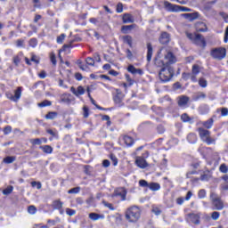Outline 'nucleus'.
<instances>
[{
    "label": "nucleus",
    "instance_id": "a18cd8bd",
    "mask_svg": "<svg viewBox=\"0 0 228 228\" xmlns=\"http://www.w3.org/2000/svg\"><path fill=\"white\" fill-rule=\"evenodd\" d=\"M139 185L142 186V188H149L150 183L145 180H140Z\"/></svg>",
    "mask_w": 228,
    "mask_h": 228
},
{
    "label": "nucleus",
    "instance_id": "4c0bfd02",
    "mask_svg": "<svg viewBox=\"0 0 228 228\" xmlns=\"http://www.w3.org/2000/svg\"><path fill=\"white\" fill-rule=\"evenodd\" d=\"M199 85L201 86V88H206V86H208V80H206L204 77H201L199 79Z\"/></svg>",
    "mask_w": 228,
    "mask_h": 228
},
{
    "label": "nucleus",
    "instance_id": "e433bc0d",
    "mask_svg": "<svg viewBox=\"0 0 228 228\" xmlns=\"http://www.w3.org/2000/svg\"><path fill=\"white\" fill-rule=\"evenodd\" d=\"M29 142L32 145H42V139L40 138L30 139Z\"/></svg>",
    "mask_w": 228,
    "mask_h": 228
},
{
    "label": "nucleus",
    "instance_id": "f704fd0d",
    "mask_svg": "<svg viewBox=\"0 0 228 228\" xmlns=\"http://www.w3.org/2000/svg\"><path fill=\"white\" fill-rule=\"evenodd\" d=\"M53 102H51V101L45 100L44 102L38 103L37 106L39 108H45V106H51Z\"/></svg>",
    "mask_w": 228,
    "mask_h": 228
},
{
    "label": "nucleus",
    "instance_id": "9b49d317",
    "mask_svg": "<svg viewBox=\"0 0 228 228\" xmlns=\"http://www.w3.org/2000/svg\"><path fill=\"white\" fill-rule=\"evenodd\" d=\"M187 218L195 225H199L200 224V214H188Z\"/></svg>",
    "mask_w": 228,
    "mask_h": 228
},
{
    "label": "nucleus",
    "instance_id": "423d86ee",
    "mask_svg": "<svg viewBox=\"0 0 228 228\" xmlns=\"http://www.w3.org/2000/svg\"><path fill=\"white\" fill-rule=\"evenodd\" d=\"M227 55V49L224 47L214 48L210 52L212 58H225Z\"/></svg>",
    "mask_w": 228,
    "mask_h": 228
},
{
    "label": "nucleus",
    "instance_id": "7c9ffc66",
    "mask_svg": "<svg viewBox=\"0 0 228 228\" xmlns=\"http://www.w3.org/2000/svg\"><path fill=\"white\" fill-rule=\"evenodd\" d=\"M16 158L13 157V156H8V157H5L4 159H3V163H5L6 165H10L12 163H13V161H15Z\"/></svg>",
    "mask_w": 228,
    "mask_h": 228
},
{
    "label": "nucleus",
    "instance_id": "79ce46f5",
    "mask_svg": "<svg viewBox=\"0 0 228 228\" xmlns=\"http://www.w3.org/2000/svg\"><path fill=\"white\" fill-rule=\"evenodd\" d=\"M134 28V25H126L122 27L123 33H127V31H131Z\"/></svg>",
    "mask_w": 228,
    "mask_h": 228
},
{
    "label": "nucleus",
    "instance_id": "8fccbe9b",
    "mask_svg": "<svg viewBox=\"0 0 228 228\" xmlns=\"http://www.w3.org/2000/svg\"><path fill=\"white\" fill-rule=\"evenodd\" d=\"M211 218L212 220H218V218H220V213L216 211L213 212L211 214Z\"/></svg>",
    "mask_w": 228,
    "mask_h": 228
},
{
    "label": "nucleus",
    "instance_id": "6e6552de",
    "mask_svg": "<svg viewBox=\"0 0 228 228\" xmlns=\"http://www.w3.org/2000/svg\"><path fill=\"white\" fill-rule=\"evenodd\" d=\"M194 28L197 33H206L208 32V25L204 21H197L194 24Z\"/></svg>",
    "mask_w": 228,
    "mask_h": 228
},
{
    "label": "nucleus",
    "instance_id": "4468645a",
    "mask_svg": "<svg viewBox=\"0 0 228 228\" xmlns=\"http://www.w3.org/2000/svg\"><path fill=\"white\" fill-rule=\"evenodd\" d=\"M127 191L125 188H120L115 191L114 197H121V200H126Z\"/></svg>",
    "mask_w": 228,
    "mask_h": 228
},
{
    "label": "nucleus",
    "instance_id": "603ef678",
    "mask_svg": "<svg viewBox=\"0 0 228 228\" xmlns=\"http://www.w3.org/2000/svg\"><path fill=\"white\" fill-rule=\"evenodd\" d=\"M198 197H199V199H204L206 197V190H204V189L200 190V191L198 193Z\"/></svg>",
    "mask_w": 228,
    "mask_h": 228
},
{
    "label": "nucleus",
    "instance_id": "ddd939ff",
    "mask_svg": "<svg viewBox=\"0 0 228 228\" xmlns=\"http://www.w3.org/2000/svg\"><path fill=\"white\" fill-rule=\"evenodd\" d=\"M135 163L139 168H147L149 167L147 160L143 157H136Z\"/></svg>",
    "mask_w": 228,
    "mask_h": 228
},
{
    "label": "nucleus",
    "instance_id": "0e129e2a",
    "mask_svg": "<svg viewBox=\"0 0 228 228\" xmlns=\"http://www.w3.org/2000/svg\"><path fill=\"white\" fill-rule=\"evenodd\" d=\"M152 213H154L158 216L161 215V210L159 208H153Z\"/></svg>",
    "mask_w": 228,
    "mask_h": 228
},
{
    "label": "nucleus",
    "instance_id": "864d4df0",
    "mask_svg": "<svg viewBox=\"0 0 228 228\" xmlns=\"http://www.w3.org/2000/svg\"><path fill=\"white\" fill-rule=\"evenodd\" d=\"M66 213L69 216H74V215H76V210L71 208H67Z\"/></svg>",
    "mask_w": 228,
    "mask_h": 228
},
{
    "label": "nucleus",
    "instance_id": "473e14b6",
    "mask_svg": "<svg viewBox=\"0 0 228 228\" xmlns=\"http://www.w3.org/2000/svg\"><path fill=\"white\" fill-rule=\"evenodd\" d=\"M25 61L27 65H31V63H36V65H38V63H40V61L36 58H30V59L25 58Z\"/></svg>",
    "mask_w": 228,
    "mask_h": 228
},
{
    "label": "nucleus",
    "instance_id": "ea45409f",
    "mask_svg": "<svg viewBox=\"0 0 228 228\" xmlns=\"http://www.w3.org/2000/svg\"><path fill=\"white\" fill-rule=\"evenodd\" d=\"M28 213L29 215H36L37 214V207L31 205L28 208Z\"/></svg>",
    "mask_w": 228,
    "mask_h": 228
},
{
    "label": "nucleus",
    "instance_id": "c03bdc74",
    "mask_svg": "<svg viewBox=\"0 0 228 228\" xmlns=\"http://www.w3.org/2000/svg\"><path fill=\"white\" fill-rule=\"evenodd\" d=\"M220 172H222V174H227L228 172V167L225 164H222L219 167Z\"/></svg>",
    "mask_w": 228,
    "mask_h": 228
},
{
    "label": "nucleus",
    "instance_id": "bf43d9fd",
    "mask_svg": "<svg viewBox=\"0 0 228 228\" xmlns=\"http://www.w3.org/2000/svg\"><path fill=\"white\" fill-rule=\"evenodd\" d=\"M200 181H209V174H203L200 175Z\"/></svg>",
    "mask_w": 228,
    "mask_h": 228
},
{
    "label": "nucleus",
    "instance_id": "49530a36",
    "mask_svg": "<svg viewBox=\"0 0 228 228\" xmlns=\"http://www.w3.org/2000/svg\"><path fill=\"white\" fill-rule=\"evenodd\" d=\"M28 44L30 47H36L37 45H38V41H37V39L35 38H32L29 40Z\"/></svg>",
    "mask_w": 228,
    "mask_h": 228
},
{
    "label": "nucleus",
    "instance_id": "de8ad7c7",
    "mask_svg": "<svg viewBox=\"0 0 228 228\" xmlns=\"http://www.w3.org/2000/svg\"><path fill=\"white\" fill-rule=\"evenodd\" d=\"M110 159H111L114 167H117V165H118V159H117V157L115 155L111 154Z\"/></svg>",
    "mask_w": 228,
    "mask_h": 228
},
{
    "label": "nucleus",
    "instance_id": "6e6d98bb",
    "mask_svg": "<svg viewBox=\"0 0 228 228\" xmlns=\"http://www.w3.org/2000/svg\"><path fill=\"white\" fill-rule=\"evenodd\" d=\"M228 115V109L224 107L221 109V117H227Z\"/></svg>",
    "mask_w": 228,
    "mask_h": 228
},
{
    "label": "nucleus",
    "instance_id": "c85d7f7f",
    "mask_svg": "<svg viewBox=\"0 0 228 228\" xmlns=\"http://www.w3.org/2000/svg\"><path fill=\"white\" fill-rule=\"evenodd\" d=\"M53 209H61V208H63V202L60 200H56L53 202Z\"/></svg>",
    "mask_w": 228,
    "mask_h": 228
},
{
    "label": "nucleus",
    "instance_id": "5fc2aeb1",
    "mask_svg": "<svg viewBox=\"0 0 228 228\" xmlns=\"http://www.w3.org/2000/svg\"><path fill=\"white\" fill-rule=\"evenodd\" d=\"M46 133H48V134H51V136H58V132L56 130L48 129L46 130Z\"/></svg>",
    "mask_w": 228,
    "mask_h": 228
},
{
    "label": "nucleus",
    "instance_id": "774afa93",
    "mask_svg": "<svg viewBox=\"0 0 228 228\" xmlns=\"http://www.w3.org/2000/svg\"><path fill=\"white\" fill-rule=\"evenodd\" d=\"M221 190L223 191H227L228 190V184L227 183H222L221 186H220Z\"/></svg>",
    "mask_w": 228,
    "mask_h": 228
},
{
    "label": "nucleus",
    "instance_id": "bb28decb",
    "mask_svg": "<svg viewBox=\"0 0 228 228\" xmlns=\"http://www.w3.org/2000/svg\"><path fill=\"white\" fill-rule=\"evenodd\" d=\"M161 51H165V58H175V55H174V52L170 48L165 49L162 48Z\"/></svg>",
    "mask_w": 228,
    "mask_h": 228
},
{
    "label": "nucleus",
    "instance_id": "6ab92c4d",
    "mask_svg": "<svg viewBox=\"0 0 228 228\" xmlns=\"http://www.w3.org/2000/svg\"><path fill=\"white\" fill-rule=\"evenodd\" d=\"M116 94L117 95L114 96V102H116V104H120L122 99H124V94H122V91L119 89H116Z\"/></svg>",
    "mask_w": 228,
    "mask_h": 228
},
{
    "label": "nucleus",
    "instance_id": "680f3d73",
    "mask_svg": "<svg viewBox=\"0 0 228 228\" xmlns=\"http://www.w3.org/2000/svg\"><path fill=\"white\" fill-rule=\"evenodd\" d=\"M219 15L224 19V22L228 23V14L225 12H220Z\"/></svg>",
    "mask_w": 228,
    "mask_h": 228
},
{
    "label": "nucleus",
    "instance_id": "f3484780",
    "mask_svg": "<svg viewBox=\"0 0 228 228\" xmlns=\"http://www.w3.org/2000/svg\"><path fill=\"white\" fill-rule=\"evenodd\" d=\"M188 102H190L188 96L182 95L178 97V106H180V108H184Z\"/></svg>",
    "mask_w": 228,
    "mask_h": 228
},
{
    "label": "nucleus",
    "instance_id": "13d9d810",
    "mask_svg": "<svg viewBox=\"0 0 228 228\" xmlns=\"http://www.w3.org/2000/svg\"><path fill=\"white\" fill-rule=\"evenodd\" d=\"M126 79L127 83H129L130 86L134 85V80L131 78L129 75H126Z\"/></svg>",
    "mask_w": 228,
    "mask_h": 228
},
{
    "label": "nucleus",
    "instance_id": "f8f14e48",
    "mask_svg": "<svg viewBox=\"0 0 228 228\" xmlns=\"http://www.w3.org/2000/svg\"><path fill=\"white\" fill-rule=\"evenodd\" d=\"M70 92L73 95H76V97H79V95H85V87H83V86H78L76 90V87L71 86Z\"/></svg>",
    "mask_w": 228,
    "mask_h": 228
},
{
    "label": "nucleus",
    "instance_id": "cd10ccee",
    "mask_svg": "<svg viewBox=\"0 0 228 228\" xmlns=\"http://www.w3.org/2000/svg\"><path fill=\"white\" fill-rule=\"evenodd\" d=\"M40 149H42L45 154H53V147H51L50 145L41 146Z\"/></svg>",
    "mask_w": 228,
    "mask_h": 228
},
{
    "label": "nucleus",
    "instance_id": "393cba45",
    "mask_svg": "<svg viewBox=\"0 0 228 228\" xmlns=\"http://www.w3.org/2000/svg\"><path fill=\"white\" fill-rule=\"evenodd\" d=\"M149 188L151 190V191H158L161 190V185H159L158 183H151Z\"/></svg>",
    "mask_w": 228,
    "mask_h": 228
},
{
    "label": "nucleus",
    "instance_id": "20e7f679",
    "mask_svg": "<svg viewBox=\"0 0 228 228\" xmlns=\"http://www.w3.org/2000/svg\"><path fill=\"white\" fill-rule=\"evenodd\" d=\"M186 37H189L190 40L193 41L196 45H200V47H206V39H204V37H202V35L186 32Z\"/></svg>",
    "mask_w": 228,
    "mask_h": 228
},
{
    "label": "nucleus",
    "instance_id": "f257e3e1",
    "mask_svg": "<svg viewBox=\"0 0 228 228\" xmlns=\"http://www.w3.org/2000/svg\"><path fill=\"white\" fill-rule=\"evenodd\" d=\"M154 63L157 67H161L159 73V77L162 83H168L172 77H174V68L172 65L177 63V59L175 58H155Z\"/></svg>",
    "mask_w": 228,
    "mask_h": 228
},
{
    "label": "nucleus",
    "instance_id": "72a5a7b5",
    "mask_svg": "<svg viewBox=\"0 0 228 228\" xmlns=\"http://www.w3.org/2000/svg\"><path fill=\"white\" fill-rule=\"evenodd\" d=\"M56 117H58V112H49L46 114L45 118H47V120H54Z\"/></svg>",
    "mask_w": 228,
    "mask_h": 228
},
{
    "label": "nucleus",
    "instance_id": "e2e57ef3",
    "mask_svg": "<svg viewBox=\"0 0 228 228\" xmlns=\"http://www.w3.org/2000/svg\"><path fill=\"white\" fill-rule=\"evenodd\" d=\"M224 44H227V42H228V26L226 27L225 31H224Z\"/></svg>",
    "mask_w": 228,
    "mask_h": 228
},
{
    "label": "nucleus",
    "instance_id": "a211bd4d",
    "mask_svg": "<svg viewBox=\"0 0 228 228\" xmlns=\"http://www.w3.org/2000/svg\"><path fill=\"white\" fill-rule=\"evenodd\" d=\"M159 42H160V44H163V45L168 44V42H170V34H168L167 32H163L160 35Z\"/></svg>",
    "mask_w": 228,
    "mask_h": 228
},
{
    "label": "nucleus",
    "instance_id": "338daca9",
    "mask_svg": "<svg viewBox=\"0 0 228 228\" xmlns=\"http://www.w3.org/2000/svg\"><path fill=\"white\" fill-rule=\"evenodd\" d=\"M110 162L108 159H104L102 162V167H104L105 168H108V167H110Z\"/></svg>",
    "mask_w": 228,
    "mask_h": 228
},
{
    "label": "nucleus",
    "instance_id": "4be33fe9",
    "mask_svg": "<svg viewBox=\"0 0 228 228\" xmlns=\"http://www.w3.org/2000/svg\"><path fill=\"white\" fill-rule=\"evenodd\" d=\"M123 22L124 24H131V22H134V19L131 14H124L123 15Z\"/></svg>",
    "mask_w": 228,
    "mask_h": 228
},
{
    "label": "nucleus",
    "instance_id": "2eb2a0df",
    "mask_svg": "<svg viewBox=\"0 0 228 228\" xmlns=\"http://www.w3.org/2000/svg\"><path fill=\"white\" fill-rule=\"evenodd\" d=\"M120 140L126 147H131L134 143V140L129 135H123Z\"/></svg>",
    "mask_w": 228,
    "mask_h": 228
},
{
    "label": "nucleus",
    "instance_id": "0eeeda50",
    "mask_svg": "<svg viewBox=\"0 0 228 228\" xmlns=\"http://www.w3.org/2000/svg\"><path fill=\"white\" fill-rule=\"evenodd\" d=\"M210 199L212 200V204L215 207V209L217 211H222L224 209V202L215 193H211Z\"/></svg>",
    "mask_w": 228,
    "mask_h": 228
},
{
    "label": "nucleus",
    "instance_id": "dca6fc26",
    "mask_svg": "<svg viewBox=\"0 0 228 228\" xmlns=\"http://www.w3.org/2000/svg\"><path fill=\"white\" fill-rule=\"evenodd\" d=\"M200 72V67L195 64L192 66V76L191 77V81L193 83H197V75Z\"/></svg>",
    "mask_w": 228,
    "mask_h": 228
},
{
    "label": "nucleus",
    "instance_id": "58836bf2",
    "mask_svg": "<svg viewBox=\"0 0 228 228\" xmlns=\"http://www.w3.org/2000/svg\"><path fill=\"white\" fill-rule=\"evenodd\" d=\"M13 191V186L9 185L6 189L3 191L4 195H10Z\"/></svg>",
    "mask_w": 228,
    "mask_h": 228
},
{
    "label": "nucleus",
    "instance_id": "1a4fd4ad",
    "mask_svg": "<svg viewBox=\"0 0 228 228\" xmlns=\"http://www.w3.org/2000/svg\"><path fill=\"white\" fill-rule=\"evenodd\" d=\"M181 17L186 19V20H189L190 22H193V20H197V19L200 17V14L198 12H194L190 13H183L181 14Z\"/></svg>",
    "mask_w": 228,
    "mask_h": 228
},
{
    "label": "nucleus",
    "instance_id": "a878e982",
    "mask_svg": "<svg viewBox=\"0 0 228 228\" xmlns=\"http://www.w3.org/2000/svg\"><path fill=\"white\" fill-rule=\"evenodd\" d=\"M187 140L189 143H197V134H189L187 135Z\"/></svg>",
    "mask_w": 228,
    "mask_h": 228
},
{
    "label": "nucleus",
    "instance_id": "c9c22d12",
    "mask_svg": "<svg viewBox=\"0 0 228 228\" xmlns=\"http://www.w3.org/2000/svg\"><path fill=\"white\" fill-rule=\"evenodd\" d=\"M147 58H152V45L151 43L147 44Z\"/></svg>",
    "mask_w": 228,
    "mask_h": 228
},
{
    "label": "nucleus",
    "instance_id": "f03ea898",
    "mask_svg": "<svg viewBox=\"0 0 228 228\" xmlns=\"http://www.w3.org/2000/svg\"><path fill=\"white\" fill-rule=\"evenodd\" d=\"M141 216L142 211L136 206L130 207L126 211V219L134 224L138 222Z\"/></svg>",
    "mask_w": 228,
    "mask_h": 228
},
{
    "label": "nucleus",
    "instance_id": "4d7b16f0",
    "mask_svg": "<svg viewBox=\"0 0 228 228\" xmlns=\"http://www.w3.org/2000/svg\"><path fill=\"white\" fill-rule=\"evenodd\" d=\"M12 133V126H7L4 128V134H10Z\"/></svg>",
    "mask_w": 228,
    "mask_h": 228
},
{
    "label": "nucleus",
    "instance_id": "412c9836",
    "mask_svg": "<svg viewBox=\"0 0 228 228\" xmlns=\"http://www.w3.org/2000/svg\"><path fill=\"white\" fill-rule=\"evenodd\" d=\"M127 70H128V72H131V74H140V76H142V74H143V71L142 69H136L133 65H129L127 68Z\"/></svg>",
    "mask_w": 228,
    "mask_h": 228
},
{
    "label": "nucleus",
    "instance_id": "052dcab7",
    "mask_svg": "<svg viewBox=\"0 0 228 228\" xmlns=\"http://www.w3.org/2000/svg\"><path fill=\"white\" fill-rule=\"evenodd\" d=\"M181 118L183 122H190V117L188 116V114H183L181 116Z\"/></svg>",
    "mask_w": 228,
    "mask_h": 228
},
{
    "label": "nucleus",
    "instance_id": "09e8293b",
    "mask_svg": "<svg viewBox=\"0 0 228 228\" xmlns=\"http://www.w3.org/2000/svg\"><path fill=\"white\" fill-rule=\"evenodd\" d=\"M86 65H90L91 67H94L95 61H94V58H86Z\"/></svg>",
    "mask_w": 228,
    "mask_h": 228
},
{
    "label": "nucleus",
    "instance_id": "2f4dec72",
    "mask_svg": "<svg viewBox=\"0 0 228 228\" xmlns=\"http://www.w3.org/2000/svg\"><path fill=\"white\" fill-rule=\"evenodd\" d=\"M213 118H209L207 121H204L202 123V126H204V127H206V129H211V127H213Z\"/></svg>",
    "mask_w": 228,
    "mask_h": 228
},
{
    "label": "nucleus",
    "instance_id": "9d476101",
    "mask_svg": "<svg viewBox=\"0 0 228 228\" xmlns=\"http://www.w3.org/2000/svg\"><path fill=\"white\" fill-rule=\"evenodd\" d=\"M164 8L167 10V12H177L179 10V5L174 4L168 1H164L163 2Z\"/></svg>",
    "mask_w": 228,
    "mask_h": 228
},
{
    "label": "nucleus",
    "instance_id": "c756f323",
    "mask_svg": "<svg viewBox=\"0 0 228 228\" xmlns=\"http://www.w3.org/2000/svg\"><path fill=\"white\" fill-rule=\"evenodd\" d=\"M124 44H127L130 47L133 46V37L131 36H125L123 37Z\"/></svg>",
    "mask_w": 228,
    "mask_h": 228
},
{
    "label": "nucleus",
    "instance_id": "37998d69",
    "mask_svg": "<svg viewBox=\"0 0 228 228\" xmlns=\"http://www.w3.org/2000/svg\"><path fill=\"white\" fill-rule=\"evenodd\" d=\"M193 12V10H191V8H188V7L178 5L177 12Z\"/></svg>",
    "mask_w": 228,
    "mask_h": 228
},
{
    "label": "nucleus",
    "instance_id": "3c124183",
    "mask_svg": "<svg viewBox=\"0 0 228 228\" xmlns=\"http://www.w3.org/2000/svg\"><path fill=\"white\" fill-rule=\"evenodd\" d=\"M65 34H61L57 37V44H63V41L65 40Z\"/></svg>",
    "mask_w": 228,
    "mask_h": 228
},
{
    "label": "nucleus",
    "instance_id": "7ed1b4c3",
    "mask_svg": "<svg viewBox=\"0 0 228 228\" xmlns=\"http://www.w3.org/2000/svg\"><path fill=\"white\" fill-rule=\"evenodd\" d=\"M197 131L201 142H204L207 143V145H213V143H216V140L211 137V132H209V130H206L203 127H199Z\"/></svg>",
    "mask_w": 228,
    "mask_h": 228
},
{
    "label": "nucleus",
    "instance_id": "69168bd1",
    "mask_svg": "<svg viewBox=\"0 0 228 228\" xmlns=\"http://www.w3.org/2000/svg\"><path fill=\"white\" fill-rule=\"evenodd\" d=\"M77 65L79 69H81V70H87V67L83 65V63H81V61H77Z\"/></svg>",
    "mask_w": 228,
    "mask_h": 228
},
{
    "label": "nucleus",
    "instance_id": "a19ab883",
    "mask_svg": "<svg viewBox=\"0 0 228 228\" xmlns=\"http://www.w3.org/2000/svg\"><path fill=\"white\" fill-rule=\"evenodd\" d=\"M81 191V187H75L68 191V193L69 194H77Z\"/></svg>",
    "mask_w": 228,
    "mask_h": 228
},
{
    "label": "nucleus",
    "instance_id": "39448f33",
    "mask_svg": "<svg viewBox=\"0 0 228 228\" xmlns=\"http://www.w3.org/2000/svg\"><path fill=\"white\" fill-rule=\"evenodd\" d=\"M5 96H6L7 99H9L10 101H12V102H19V100H20V97L22 96V87H18V88L14 91V95H13V94H12V92H6V93H5Z\"/></svg>",
    "mask_w": 228,
    "mask_h": 228
},
{
    "label": "nucleus",
    "instance_id": "b1692460",
    "mask_svg": "<svg viewBox=\"0 0 228 228\" xmlns=\"http://www.w3.org/2000/svg\"><path fill=\"white\" fill-rule=\"evenodd\" d=\"M207 95L204 92H198L193 95V101H200L206 99Z\"/></svg>",
    "mask_w": 228,
    "mask_h": 228
},
{
    "label": "nucleus",
    "instance_id": "aec40b11",
    "mask_svg": "<svg viewBox=\"0 0 228 228\" xmlns=\"http://www.w3.org/2000/svg\"><path fill=\"white\" fill-rule=\"evenodd\" d=\"M90 220L96 222V220H104V215H99L97 213L89 214Z\"/></svg>",
    "mask_w": 228,
    "mask_h": 228
},
{
    "label": "nucleus",
    "instance_id": "5701e85b",
    "mask_svg": "<svg viewBox=\"0 0 228 228\" xmlns=\"http://www.w3.org/2000/svg\"><path fill=\"white\" fill-rule=\"evenodd\" d=\"M61 102L66 104H70L72 101L70 100V94H63L61 95Z\"/></svg>",
    "mask_w": 228,
    "mask_h": 228
}]
</instances>
